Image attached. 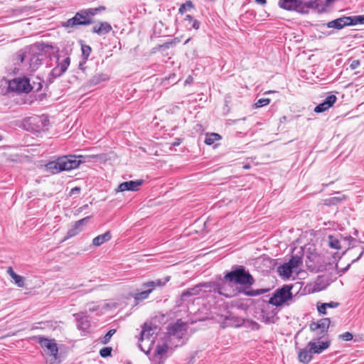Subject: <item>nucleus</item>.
I'll list each match as a JSON object with an SVG mask.
<instances>
[{
    "instance_id": "31",
    "label": "nucleus",
    "mask_w": 364,
    "mask_h": 364,
    "mask_svg": "<svg viewBox=\"0 0 364 364\" xmlns=\"http://www.w3.org/2000/svg\"><path fill=\"white\" fill-rule=\"evenodd\" d=\"M77 326L79 329L86 331L90 328V323L86 316H82L77 319Z\"/></svg>"
},
{
    "instance_id": "35",
    "label": "nucleus",
    "mask_w": 364,
    "mask_h": 364,
    "mask_svg": "<svg viewBox=\"0 0 364 364\" xmlns=\"http://www.w3.org/2000/svg\"><path fill=\"white\" fill-rule=\"evenodd\" d=\"M152 331L153 328L151 327L147 326L146 324H144L141 332V340H144L145 338L149 339L153 334Z\"/></svg>"
},
{
    "instance_id": "49",
    "label": "nucleus",
    "mask_w": 364,
    "mask_h": 364,
    "mask_svg": "<svg viewBox=\"0 0 364 364\" xmlns=\"http://www.w3.org/2000/svg\"><path fill=\"white\" fill-rule=\"evenodd\" d=\"M81 188L80 187L73 188L70 191V196L78 194L80 193Z\"/></svg>"
},
{
    "instance_id": "23",
    "label": "nucleus",
    "mask_w": 364,
    "mask_h": 364,
    "mask_svg": "<svg viewBox=\"0 0 364 364\" xmlns=\"http://www.w3.org/2000/svg\"><path fill=\"white\" fill-rule=\"evenodd\" d=\"M203 284V283H200L198 285H196L193 288L188 289L183 291L181 296V299L185 300L187 297L199 295L201 291V289L204 288Z\"/></svg>"
},
{
    "instance_id": "3",
    "label": "nucleus",
    "mask_w": 364,
    "mask_h": 364,
    "mask_svg": "<svg viewBox=\"0 0 364 364\" xmlns=\"http://www.w3.org/2000/svg\"><path fill=\"white\" fill-rule=\"evenodd\" d=\"M170 276H167L164 279H158L154 281L144 282L141 284V290L133 294L132 296L134 299L136 303L141 301L147 299L156 287L164 286L170 280Z\"/></svg>"
},
{
    "instance_id": "30",
    "label": "nucleus",
    "mask_w": 364,
    "mask_h": 364,
    "mask_svg": "<svg viewBox=\"0 0 364 364\" xmlns=\"http://www.w3.org/2000/svg\"><path fill=\"white\" fill-rule=\"evenodd\" d=\"M222 139V136L217 133H210L209 134L206 135L205 143L207 145H212L216 141H219Z\"/></svg>"
},
{
    "instance_id": "52",
    "label": "nucleus",
    "mask_w": 364,
    "mask_h": 364,
    "mask_svg": "<svg viewBox=\"0 0 364 364\" xmlns=\"http://www.w3.org/2000/svg\"><path fill=\"white\" fill-rule=\"evenodd\" d=\"M6 272L11 278L16 274L11 267L7 268Z\"/></svg>"
},
{
    "instance_id": "34",
    "label": "nucleus",
    "mask_w": 364,
    "mask_h": 364,
    "mask_svg": "<svg viewBox=\"0 0 364 364\" xmlns=\"http://www.w3.org/2000/svg\"><path fill=\"white\" fill-rule=\"evenodd\" d=\"M267 291V289H251V290H245L244 289L242 292L248 296H256L261 294H263Z\"/></svg>"
},
{
    "instance_id": "36",
    "label": "nucleus",
    "mask_w": 364,
    "mask_h": 364,
    "mask_svg": "<svg viewBox=\"0 0 364 364\" xmlns=\"http://www.w3.org/2000/svg\"><path fill=\"white\" fill-rule=\"evenodd\" d=\"M168 347L166 343L163 345H157L155 350V355L161 358L168 350Z\"/></svg>"
},
{
    "instance_id": "55",
    "label": "nucleus",
    "mask_w": 364,
    "mask_h": 364,
    "mask_svg": "<svg viewBox=\"0 0 364 364\" xmlns=\"http://www.w3.org/2000/svg\"><path fill=\"white\" fill-rule=\"evenodd\" d=\"M263 262H265V263H272V259H269V258H267V259H263Z\"/></svg>"
},
{
    "instance_id": "27",
    "label": "nucleus",
    "mask_w": 364,
    "mask_h": 364,
    "mask_svg": "<svg viewBox=\"0 0 364 364\" xmlns=\"http://www.w3.org/2000/svg\"><path fill=\"white\" fill-rule=\"evenodd\" d=\"M108 75L107 74L100 73H96L89 81L90 85H96L101 82L108 80Z\"/></svg>"
},
{
    "instance_id": "12",
    "label": "nucleus",
    "mask_w": 364,
    "mask_h": 364,
    "mask_svg": "<svg viewBox=\"0 0 364 364\" xmlns=\"http://www.w3.org/2000/svg\"><path fill=\"white\" fill-rule=\"evenodd\" d=\"M50 58L56 59L57 65L50 71V76L53 78H57L62 76L66 72L70 64V57L65 56L62 60H60V56L57 53H53Z\"/></svg>"
},
{
    "instance_id": "48",
    "label": "nucleus",
    "mask_w": 364,
    "mask_h": 364,
    "mask_svg": "<svg viewBox=\"0 0 364 364\" xmlns=\"http://www.w3.org/2000/svg\"><path fill=\"white\" fill-rule=\"evenodd\" d=\"M325 306H326L327 308H336L338 306L339 304L338 302L335 301H331L329 303H324Z\"/></svg>"
},
{
    "instance_id": "11",
    "label": "nucleus",
    "mask_w": 364,
    "mask_h": 364,
    "mask_svg": "<svg viewBox=\"0 0 364 364\" xmlns=\"http://www.w3.org/2000/svg\"><path fill=\"white\" fill-rule=\"evenodd\" d=\"M30 80L28 77H18L9 81L8 89L11 92L18 93H28L32 90Z\"/></svg>"
},
{
    "instance_id": "51",
    "label": "nucleus",
    "mask_w": 364,
    "mask_h": 364,
    "mask_svg": "<svg viewBox=\"0 0 364 364\" xmlns=\"http://www.w3.org/2000/svg\"><path fill=\"white\" fill-rule=\"evenodd\" d=\"M250 326H251L252 329H253V330H258L260 327L259 324L254 321H251Z\"/></svg>"
},
{
    "instance_id": "19",
    "label": "nucleus",
    "mask_w": 364,
    "mask_h": 364,
    "mask_svg": "<svg viewBox=\"0 0 364 364\" xmlns=\"http://www.w3.org/2000/svg\"><path fill=\"white\" fill-rule=\"evenodd\" d=\"M44 55L43 53L29 54L28 64L31 71L38 69V66L42 64Z\"/></svg>"
},
{
    "instance_id": "10",
    "label": "nucleus",
    "mask_w": 364,
    "mask_h": 364,
    "mask_svg": "<svg viewBox=\"0 0 364 364\" xmlns=\"http://www.w3.org/2000/svg\"><path fill=\"white\" fill-rule=\"evenodd\" d=\"M330 324L331 319L329 318H323L310 323L309 328L314 333L316 340H320L327 335Z\"/></svg>"
},
{
    "instance_id": "7",
    "label": "nucleus",
    "mask_w": 364,
    "mask_h": 364,
    "mask_svg": "<svg viewBox=\"0 0 364 364\" xmlns=\"http://www.w3.org/2000/svg\"><path fill=\"white\" fill-rule=\"evenodd\" d=\"M307 269L312 272H322L326 269L327 262L325 257L317 252H309L305 260Z\"/></svg>"
},
{
    "instance_id": "56",
    "label": "nucleus",
    "mask_w": 364,
    "mask_h": 364,
    "mask_svg": "<svg viewBox=\"0 0 364 364\" xmlns=\"http://www.w3.org/2000/svg\"><path fill=\"white\" fill-rule=\"evenodd\" d=\"M265 321H266L267 323L271 322V319H270V318L267 317V318H265Z\"/></svg>"
},
{
    "instance_id": "43",
    "label": "nucleus",
    "mask_w": 364,
    "mask_h": 364,
    "mask_svg": "<svg viewBox=\"0 0 364 364\" xmlns=\"http://www.w3.org/2000/svg\"><path fill=\"white\" fill-rule=\"evenodd\" d=\"M270 102V99L269 98H261L255 102V106L256 108L262 107L269 105Z\"/></svg>"
},
{
    "instance_id": "46",
    "label": "nucleus",
    "mask_w": 364,
    "mask_h": 364,
    "mask_svg": "<svg viewBox=\"0 0 364 364\" xmlns=\"http://www.w3.org/2000/svg\"><path fill=\"white\" fill-rule=\"evenodd\" d=\"M360 65V62L359 60H353L350 64V68L351 70L356 69Z\"/></svg>"
},
{
    "instance_id": "29",
    "label": "nucleus",
    "mask_w": 364,
    "mask_h": 364,
    "mask_svg": "<svg viewBox=\"0 0 364 364\" xmlns=\"http://www.w3.org/2000/svg\"><path fill=\"white\" fill-rule=\"evenodd\" d=\"M28 58L27 53L24 50H20L16 53L15 59L16 64L20 65L23 64L26 59Z\"/></svg>"
},
{
    "instance_id": "26",
    "label": "nucleus",
    "mask_w": 364,
    "mask_h": 364,
    "mask_svg": "<svg viewBox=\"0 0 364 364\" xmlns=\"http://www.w3.org/2000/svg\"><path fill=\"white\" fill-rule=\"evenodd\" d=\"M293 269L287 262H285L278 267V272L281 276L288 279L291 276Z\"/></svg>"
},
{
    "instance_id": "45",
    "label": "nucleus",
    "mask_w": 364,
    "mask_h": 364,
    "mask_svg": "<svg viewBox=\"0 0 364 364\" xmlns=\"http://www.w3.org/2000/svg\"><path fill=\"white\" fill-rule=\"evenodd\" d=\"M326 306H325L324 303L321 304L320 305L318 304L317 310L321 314H326Z\"/></svg>"
},
{
    "instance_id": "50",
    "label": "nucleus",
    "mask_w": 364,
    "mask_h": 364,
    "mask_svg": "<svg viewBox=\"0 0 364 364\" xmlns=\"http://www.w3.org/2000/svg\"><path fill=\"white\" fill-rule=\"evenodd\" d=\"M351 264H353V263L351 262V263L348 264L346 267L339 269L338 271V273L340 274V275L345 274L349 269Z\"/></svg>"
},
{
    "instance_id": "24",
    "label": "nucleus",
    "mask_w": 364,
    "mask_h": 364,
    "mask_svg": "<svg viewBox=\"0 0 364 364\" xmlns=\"http://www.w3.org/2000/svg\"><path fill=\"white\" fill-rule=\"evenodd\" d=\"M313 358L312 353L310 352V348L307 347L301 349L298 354V359L301 363L308 364Z\"/></svg>"
},
{
    "instance_id": "39",
    "label": "nucleus",
    "mask_w": 364,
    "mask_h": 364,
    "mask_svg": "<svg viewBox=\"0 0 364 364\" xmlns=\"http://www.w3.org/2000/svg\"><path fill=\"white\" fill-rule=\"evenodd\" d=\"M88 14L90 15L91 18L96 14H97L99 12L105 11L106 9L105 6H100L97 8H89L87 9Z\"/></svg>"
},
{
    "instance_id": "1",
    "label": "nucleus",
    "mask_w": 364,
    "mask_h": 364,
    "mask_svg": "<svg viewBox=\"0 0 364 364\" xmlns=\"http://www.w3.org/2000/svg\"><path fill=\"white\" fill-rule=\"evenodd\" d=\"M85 162V157L82 155H65L56 158L46 164V170L51 174L70 171L79 167Z\"/></svg>"
},
{
    "instance_id": "6",
    "label": "nucleus",
    "mask_w": 364,
    "mask_h": 364,
    "mask_svg": "<svg viewBox=\"0 0 364 364\" xmlns=\"http://www.w3.org/2000/svg\"><path fill=\"white\" fill-rule=\"evenodd\" d=\"M93 22L87 9H82L77 11L75 15L62 23L65 28H77L80 26H87Z\"/></svg>"
},
{
    "instance_id": "40",
    "label": "nucleus",
    "mask_w": 364,
    "mask_h": 364,
    "mask_svg": "<svg viewBox=\"0 0 364 364\" xmlns=\"http://www.w3.org/2000/svg\"><path fill=\"white\" fill-rule=\"evenodd\" d=\"M12 279L18 287H23L25 286V278L23 277L16 274Z\"/></svg>"
},
{
    "instance_id": "20",
    "label": "nucleus",
    "mask_w": 364,
    "mask_h": 364,
    "mask_svg": "<svg viewBox=\"0 0 364 364\" xmlns=\"http://www.w3.org/2000/svg\"><path fill=\"white\" fill-rule=\"evenodd\" d=\"M328 28H333L337 30H341L345 26H348V16H343L331 21H329L326 24Z\"/></svg>"
},
{
    "instance_id": "16",
    "label": "nucleus",
    "mask_w": 364,
    "mask_h": 364,
    "mask_svg": "<svg viewBox=\"0 0 364 364\" xmlns=\"http://www.w3.org/2000/svg\"><path fill=\"white\" fill-rule=\"evenodd\" d=\"M90 218V216H87L75 222L71 228L68 230L66 237L70 238L79 234L81 231H82L83 226L89 222Z\"/></svg>"
},
{
    "instance_id": "28",
    "label": "nucleus",
    "mask_w": 364,
    "mask_h": 364,
    "mask_svg": "<svg viewBox=\"0 0 364 364\" xmlns=\"http://www.w3.org/2000/svg\"><path fill=\"white\" fill-rule=\"evenodd\" d=\"M184 21L187 22L186 26L188 27L189 29L194 28L198 30L200 28V21L195 19L191 15H186L184 18Z\"/></svg>"
},
{
    "instance_id": "22",
    "label": "nucleus",
    "mask_w": 364,
    "mask_h": 364,
    "mask_svg": "<svg viewBox=\"0 0 364 364\" xmlns=\"http://www.w3.org/2000/svg\"><path fill=\"white\" fill-rule=\"evenodd\" d=\"M30 124L36 125L37 130H40L48 126L49 120L44 116H36L30 118Z\"/></svg>"
},
{
    "instance_id": "53",
    "label": "nucleus",
    "mask_w": 364,
    "mask_h": 364,
    "mask_svg": "<svg viewBox=\"0 0 364 364\" xmlns=\"http://www.w3.org/2000/svg\"><path fill=\"white\" fill-rule=\"evenodd\" d=\"M87 60H84V61L82 62H80L79 63V68L82 70H85V61Z\"/></svg>"
},
{
    "instance_id": "59",
    "label": "nucleus",
    "mask_w": 364,
    "mask_h": 364,
    "mask_svg": "<svg viewBox=\"0 0 364 364\" xmlns=\"http://www.w3.org/2000/svg\"><path fill=\"white\" fill-rule=\"evenodd\" d=\"M1 140V136H0V141Z\"/></svg>"
},
{
    "instance_id": "9",
    "label": "nucleus",
    "mask_w": 364,
    "mask_h": 364,
    "mask_svg": "<svg viewBox=\"0 0 364 364\" xmlns=\"http://www.w3.org/2000/svg\"><path fill=\"white\" fill-rule=\"evenodd\" d=\"M279 6L287 11H296L299 13L308 12L312 4L311 2H302L300 0H279Z\"/></svg>"
},
{
    "instance_id": "37",
    "label": "nucleus",
    "mask_w": 364,
    "mask_h": 364,
    "mask_svg": "<svg viewBox=\"0 0 364 364\" xmlns=\"http://www.w3.org/2000/svg\"><path fill=\"white\" fill-rule=\"evenodd\" d=\"M194 7L193 2L190 0L186 1L184 4H182L178 9L180 14H183L186 11L190 10Z\"/></svg>"
},
{
    "instance_id": "32",
    "label": "nucleus",
    "mask_w": 364,
    "mask_h": 364,
    "mask_svg": "<svg viewBox=\"0 0 364 364\" xmlns=\"http://www.w3.org/2000/svg\"><path fill=\"white\" fill-rule=\"evenodd\" d=\"M287 263L294 269L302 263V258L301 256L294 255Z\"/></svg>"
},
{
    "instance_id": "2",
    "label": "nucleus",
    "mask_w": 364,
    "mask_h": 364,
    "mask_svg": "<svg viewBox=\"0 0 364 364\" xmlns=\"http://www.w3.org/2000/svg\"><path fill=\"white\" fill-rule=\"evenodd\" d=\"M223 281L229 283L250 287L255 283V279L244 266H232L230 271L223 276Z\"/></svg>"
},
{
    "instance_id": "18",
    "label": "nucleus",
    "mask_w": 364,
    "mask_h": 364,
    "mask_svg": "<svg viewBox=\"0 0 364 364\" xmlns=\"http://www.w3.org/2000/svg\"><path fill=\"white\" fill-rule=\"evenodd\" d=\"M336 100L337 97L334 95L327 96L323 102L320 103L314 108V112L316 113H321L328 110L334 105Z\"/></svg>"
},
{
    "instance_id": "17",
    "label": "nucleus",
    "mask_w": 364,
    "mask_h": 364,
    "mask_svg": "<svg viewBox=\"0 0 364 364\" xmlns=\"http://www.w3.org/2000/svg\"><path fill=\"white\" fill-rule=\"evenodd\" d=\"M144 180H136V181H125L120 183L117 188L116 189L117 192H123L125 191H136L139 190V187L143 184Z\"/></svg>"
},
{
    "instance_id": "41",
    "label": "nucleus",
    "mask_w": 364,
    "mask_h": 364,
    "mask_svg": "<svg viewBox=\"0 0 364 364\" xmlns=\"http://www.w3.org/2000/svg\"><path fill=\"white\" fill-rule=\"evenodd\" d=\"M82 55L84 60H87L90 55L92 51L91 47L87 45H82L81 47Z\"/></svg>"
},
{
    "instance_id": "42",
    "label": "nucleus",
    "mask_w": 364,
    "mask_h": 364,
    "mask_svg": "<svg viewBox=\"0 0 364 364\" xmlns=\"http://www.w3.org/2000/svg\"><path fill=\"white\" fill-rule=\"evenodd\" d=\"M112 347H105L100 350V355L102 358H107L112 355Z\"/></svg>"
},
{
    "instance_id": "38",
    "label": "nucleus",
    "mask_w": 364,
    "mask_h": 364,
    "mask_svg": "<svg viewBox=\"0 0 364 364\" xmlns=\"http://www.w3.org/2000/svg\"><path fill=\"white\" fill-rule=\"evenodd\" d=\"M116 333V329H110L102 338L101 343L102 344H107L112 338V336Z\"/></svg>"
},
{
    "instance_id": "4",
    "label": "nucleus",
    "mask_w": 364,
    "mask_h": 364,
    "mask_svg": "<svg viewBox=\"0 0 364 364\" xmlns=\"http://www.w3.org/2000/svg\"><path fill=\"white\" fill-rule=\"evenodd\" d=\"M228 283L229 282L228 281H223V278L220 282H205L203 286L205 288V292L218 293L227 298H230L235 295V291Z\"/></svg>"
},
{
    "instance_id": "44",
    "label": "nucleus",
    "mask_w": 364,
    "mask_h": 364,
    "mask_svg": "<svg viewBox=\"0 0 364 364\" xmlns=\"http://www.w3.org/2000/svg\"><path fill=\"white\" fill-rule=\"evenodd\" d=\"M339 338L346 341H351L353 338V334L350 332H345L341 335L338 336Z\"/></svg>"
},
{
    "instance_id": "13",
    "label": "nucleus",
    "mask_w": 364,
    "mask_h": 364,
    "mask_svg": "<svg viewBox=\"0 0 364 364\" xmlns=\"http://www.w3.org/2000/svg\"><path fill=\"white\" fill-rule=\"evenodd\" d=\"M34 340L47 353L53 356L55 360L58 358V348L55 339H48L42 336H35Z\"/></svg>"
},
{
    "instance_id": "15",
    "label": "nucleus",
    "mask_w": 364,
    "mask_h": 364,
    "mask_svg": "<svg viewBox=\"0 0 364 364\" xmlns=\"http://www.w3.org/2000/svg\"><path fill=\"white\" fill-rule=\"evenodd\" d=\"M331 345L330 341H325L319 342V340H316V337L312 341L308 343L307 348H310V352L312 354H320L324 350L327 349Z\"/></svg>"
},
{
    "instance_id": "25",
    "label": "nucleus",
    "mask_w": 364,
    "mask_h": 364,
    "mask_svg": "<svg viewBox=\"0 0 364 364\" xmlns=\"http://www.w3.org/2000/svg\"><path fill=\"white\" fill-rule=\"evenodd\" d=\"M112 236L109 231L105 232L104 234L99 235L98 236L95 237L92 240V245L96 247H99L105 242L109 241L111 239Z\"/></svg>"
},
{
    "instance_id": "5",
    "label": "nucleus",
    "mask_w": 364,
    "mask_h": 364,
    "mask_svg": "<svg viewBox=\"0 0 364 364\" xmlns=\"http://www.w3.org/2000/svg\"><path fill=\"white\" fill-rule=\"evenodd\" d=\"M341 240L338 237V236L334 235H328V244L330 247L335 250H341L343 248H346V250L343 253H345L347 250L350 248L356 247L358 243H360L361 242H358L356 239L353 237L352 236H347L345 237H342L340 235Z\"/></svg>"
},
{
    "instance_id": "57",
    "label": "nucleus",
    "mask_w": 364,
    "mask_h": 364,
    "mask_svg": "<svg viewBox=\"0 0 364 364\" xmlns=\"http://www.w3.org/2000/svg\"><path fill=\"white\" fill-rule=\"evenodd\" d=\"M250 167V165L244 166V168H245V169H248Z\"/></svg>"
},
{
    "instance_id": "47",
    "label": "nucleus",
    "mask_w": 364,
    "mask_h": 364,
    "mask_svg": "<svg viewBox=\"0 0 364 364\" xmlns=\"http://www.w3.org/2000/svg\"><path fill=\"white\" fill-rule=\"evenodd\" d=\"M362 243H363V245L360 247V250H361L360 252L359 253V255L357 258L352 260V263H355L357 261H358L360 259V257L364 255V242Z\"/></svg>"
},
{
    "instance_id": "33",
    "label": "nucleus",
    "mask_w": 364,
    "mask_h": 364,
    "mask_svg": "<svg viewBox=\"0 0 364 364\" xmlns=\"http://www.w3.org/2000/svg\"><path fill=\"white\" fill-rule=\"evenodd\" d=\"M349 26H354L357 24H364V15L363 16H348Z\"/></svg>"
},
{
    "instance_id": "14",
    "label": "nucleus",
    "mask_w": 364,
    "mask_h": 364,
    "mask_svg": "<svg viewBox=\"0 0 364 364\" xmlns=\"http://www.w3.org/2000/svg\"><path fill=\"white\" fill-rule=\"evenodd\" d=\"M186 328V323L181 320H178L175 323L170 325L167 331L169 340L171 341L172 338H176L178 340L182 339Z\"/></svg>"
},
{
    "instance_id": "54",
    "label": "nucleus",
    "mask_w": 364,
    "mask_h": 364,
    "mask_svg": "<svg viewBox=\"0 0 364 364\" xmlns=\"http://www.w3.org/2000/svg\"><path fill=\"white\" fill-rule=\"evenodd\" d=\"M257 3L259 4H264L266 3V0H255Z\"/></svg>"
},
{
    "instance_id": "8",
    "label": "nucleus",
    "mask_w": 364,
    "mask_h": 364,
    "mask_svg": "<svg viewBox=\"0 0 364 364\" xmlns=\"http://www.w3.org/2000/svg\"><path fill=\"white\" fill-rule=\"evenodd\" d=\"M292 287L290 285H284L275 291L273 296L269 299V304L275 306H279L284 304L292 298L291 290Z\"/></svg>"
},
{
    "instance_id": "21",
    "label": "nucleus",
    "mask_w": 364,
    "mask_h": 364,
    "mask_svg": "<svg viewBox=\"0 0 364 364\" xmlns=\"http://www.w3.org/2000/svg\"><path fill=\"white\" fill-rule=\"evenodd\" d=\"M112 29V26L109 23L104 21L100 22L98 26H95L92 31L99 36H102L109 33Z\"/></svg>"
},
{
    "instance_id": "58",
    "label": "nucleus",
    "mask_w": 364,
    "mask_h": 364,
    "mask_svg": "<svg viewBox=\"0 0 364 364\" xmlns=\"http://www.w3.org/2000/svg\"><path fill=\"white\" fill-rule=\"evenodd\" d=\"M271 92H273V91L269 90L268 92H265V94H267V93H271Z\"/></svg>"
}]
</instances>
